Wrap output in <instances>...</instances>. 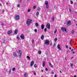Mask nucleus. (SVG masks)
I'll return each instance as SVG.
<instances>
[{"mask_svg":"<svg viewBox=\"0 0 77 77\" xmlns=\"http://www.w3.org/2000/svg\"><path fill=\"white\" fill-rule=\"evenodd\" d=\"M32 21L31 19H29L27 20V21L26 22V24H27V25H28V26H30V24H31V22Z\"/></svg>","mask_w":77,"mask_h":77,"instance_id":"nucleus-1","label":"nucleus"},{"mask_svg":"<svg viewBox=\"0 0 77 77\" xmlns=\"http://www.w3.org/2000/svg\"><path fill=\"white\" fill-rule=\"evenodd\" d=\"M44 44L45 45H48L49 44H50V41L48 40H46L45 41Z\"/></svg>","mask_w":77,"mask_h":77,"instance_id":"nucleus-2","label":"nucleus"},{"mask_svg":"<svg viewBox=\"0 0 77 77\" xmlns=\"http://www.w3.org/2000/svg\"><path fill=\"white\" fill-rule=\"evenodd\" d=\"M14 18L16 20H18L20 19V16L18 15H15Z\"/></svg>","mask_w":77,"mask_h":77,"instance_id":"nucleus-3","label":"nucleus"},{"mask_svg":"<svg viewBox=\"0 0 77 77\" xmlns=\"http://www.w3.org/2000/svg\"><path fill=\"white\" fill-rule=\"evenodd\" d=\"M71 21H70L69 20L67 21V26H70V25H71Z\"/></svg>","mask_w":77,"mask_h":77,"instance_id":"nucleus-4","label":"nucleus"},{"mask_svg":"<svg viewBox=\"0 0 77 77\" xmlns=\"http://www.w3.org/2000/svg\"><path fill=\"white\" fill-rule=\"evenodd\" d=\"M18 57H19V58H20L21 57V50H20L19 52L18 53Z\"/></svg>","mask_w":77,"mask_h":77,"instance_id":"nucleus-5","label":"nucleus"},{"mask_svg":"<svg viewBox=\"0 0 77 77\" xmlns=\"http://www.w3.org/2000/svg\"><path fill=\"white\" fill-rule=\"evenodd\" d=\"M45 5H46V7L47 8H48V1H45Z\"/></svg>","mask_w":77,"mask_h":77,"instance_id":"nucleus-6","label":"nucleus"},{"mask_svg":"<svg viewBox=\"0 0 77 77\" xmlns=\"http://www.w3.org/2000/svg\"><path fill=\"white\" fill-rule=\"evenodd\" d=\"M46 27L48 29H50V24L48 23Z\"/></svg>","mask_w":77,"mask_h":77,"instance_id":"nucleus-7","label":"nucleus"},{"mask_svg":"<svg viewBox=\"0 0 77 77\" xmlns=\"http://www.w3.org/2000/svg\"><path fill=\"white\" fill-rule=\"evenodd\" d=\"M20 37L21 39H24V35H23V34H22L21 35H20Z\"/></svg>","mask_w":77,"mask_h":77,"instance_id":"nucleus-8","label":"nucleus"},{"mask_svg":"<svg viewBox=\"0 0 77 77\" xmlns=\"http://www.w3.org/2000/svg\"><path fill=\"white\" fill-rule=\"evenodd\" d=\"M12 33V30L8 31L7 32L8 35H11V33Z\"/></svg>","mask_w":77,"mask_h":77,"instance_id":"nucleus-9","label":"nucleus"},{"mask_svg":"<svg viewBox=\"0 0 77 77\" xmlns=\"http://www.w3.org/2000/svg\"><path fill=\"white\" fill-rule=\"evenodd\" d=\"M57 48H58L59 50H62V49L60 47V45H59V44H58L57 45Z\"/></svg>","mask_w":77,"mask_h":77,"instance_id":"nucleus-10","label":"nucleus"},{"mask_svg":"<svg viewBox=\"0 0 77 77\" xmlns=\"http://www.w3.org/2000/svg\"><path fill=\"white\" fill-rule=\"evenodd\" d=\"M30 64V66H33V64H34V61H32L31 62Z\"/></svg>","mask_w":77,"mask_h":77,"instance_id":"nucleus-11","label":"nucleus"},{"mask_svg":"<svg viewBox=\"0 0 77 77\" xmlns=\"http://www.w3.org/2000/svg\"><path fill=\"white\" fill-rule=\"evenodd\" d=\"M17 53L15 52H14L13 53V55L14 57H17Z\"/></svg>","mask_w":77,"mask_h":77,"instance_id":"nucleus-12","label":"nucleus"},{"mask_svg":"<svg viewBox=\"0 0 77 77\" xmlns=\"http://www.w3.org/2000/svg\"><path fill=\"white\" fill-rule=\"evenodd\" d=\"M41 38L42 40H43L44 38V35H42Z\"/></svg>","mask_w":77,"mask_h":77,"instance_id":"nucleus-13","label":"nucleus"},{"mask_svg":"<svg viewBox=\"0 0 77 77\" xmlns=\"http://www.w3.org/2000/svg\"><path fill=\"white\" fill-rule=\"evenodd\" d=\"M49 65L50 67H51V68H53V66L51 65V63L50 62H49Z\"/></svg>","mask_w":77,"mask_h":77,"instance_id":"nucleus-14","label":"nucleus"},{"mask_svg":"<svg viewBox=\"0 0 77 77\" xmlns=\"http://www.w3.org/2000/svg\"><path fill=\"white\" fill-rule=\"evenodd\" d=\"M18 33V30L16 29L14 31V34L15 35H17V33Z\"/></svg>","mask_w":77,"mask_h":77,"instance_id":"nucleus-15","label":"nucleus"},{"mask_svg":"<svg viewBox=\"0 0 77 77\" xmlns=\"http://www.w3.org/2000/svg\"><path fill=\"white\" fill-rule=\"evenodd\" d=\"M42 64L43 67L45 66V61H43Z\"/></svg>","mask_w":77,"mask_h":77,"instance_id":"nucleus-16","label":"nucleus"},{"mask_svg":"<svg viewBox=\"0 0 77 77\" xmlns=\"http://www.w3.org/2000/svg\"><path fill=\"white\" fill-rule=\"evenodd\" d=\"M75 33V31H74V30H72L71 31V33L72 34H74Z\"/></svg>","mask_w":77,"mask_h":77,"instance_id":"nucleus-17","label":"nucleus"},{"mask_svg":"<svg viewBox=\"0 0 77 77\" xmlns=\"http://www.w3.org/2000/svg\"><path fill=\"white\" fill-rule=\"evenodd\" d=\"M35 26L36 27H38V26H39V24H38V23H35Z\"/></svg>","mask_w":77,"mask_h":77,"instance_id":"nucleus-18","label":"nucleus"},{"mask_svg":"<svg viewBox=\"0 0 77 77\" xmlns=\"http://www.w3.org/2000/svg\"><path fill=\"white\" fill-rule=\"evenodd\" d=\"M44 25H41V29H44Z\"/></svg>","mask_w":77,"mask_h":77,"instance_id":"nucleus-19","label":"nucleus"},{"mask_svg":"<svg viewBox=\"0 0 77 77\" xmlns=\"http://www.w3.org/2000/svg\"><path fill=\"white\" fill-rule=\"evenodd\" d=\"M26 58H27L28 60H30V57L29 56H27L26 57Z\"/></svg>","mask_w":77,"mask_h":77,"instance_id":"nucleus-20","label":"nucleus"},{"mask_svg":"<svg viewBox=\"0 0 77 77\" xmlns=\"http://www.w3.org/2000/svg\"><path fill=\"white\" fill-rule=\"evenodd\" d=\"M40 10H41V8H40V7H38L37 8V11H40Z\"/></svg>","mask_w":77,"mask_h":77,"instance_id":"nucleus-21","label":"nucleus"},{"mask_svg":"<svg viewBox=\"0 0 77 77\" xmlns=\"http://www.w3.org/2000/svg\"><path fill=\"white\" fill-rule=\"evenodd\" d=\"M39 11H37L36 13L37 16H38V15H39Z\"/></svg>","mask_w":77,"mask_h":77,"instance_id":"nucleus-22","label":"nucleus"},{"mask_svg":"<svg viewBox=\"0 0 77 77\" xmlns=\"http://www.w3.org/2000/svg\"><path fill=\"white\" fill-rule=\"evenodd\" d=\"M61 30L63 31V32L64 31V28L63 27H61Z\"/></svg>","mask_w":77,"mask_h":77,"instance_id":"nucleus-23","label":"nucleus"},{"mask_svg":"<svg viewBox=\"0 0 77 77\" xmlns=\"http://www.w3.org/2000/svg\"><path fill=\"white\" fill-rule=\"evenodd\" d=\"M26 74H27V73H25L23 75L24 77H27Z\"/></svg>","mask_w":77,"mask_h":77,"instance_id":"nucleus-24","label":"nucleus"},{"mask_svg":"<svg viewBox=\"0 0 77 77\" xmlns=\"http://www.w3.org/2000/svg\"><path fill=\"white\" fill-rule=\"evenodd\" d=\"M17 39H18V40H20V38L19 37V36H17Z\"/></svg>","mask_w":77,"mask_h":77,"instance_id":"nucleus-25","label":"nucleus"},{"mask_svg":"<svg viewBox=\"0 0 77 77\" xmlns=\"http://www.w3.org/2000/svg\"><path fill=\"white\" fill-rule=\"evenodd\" d=\"M38 54H41V51H38Z\"/></svg>","mask_w":77,"mask_h":77,"instance_id":"nucleus-26","label":"nucleus"},{"mask_svg":"<svg viewBox=\"0 0 77 77\" xmlns=\"http://www.w3.org/2000/svg\"><path fill=\"white\" fill-rule=\"evenodd\" d=\"M36 6L34 5L33 7V9H35L36 8Z\"/></svg>","mask_w":77,"mask_h":77,"instance_id":"nucleus-27","label":"nucleus"},{"mask_svg":"<svg viewBox=\"0 0 77 77\" xmlns=\"http://www.w3.org/2000/svg\"><path fill=\"white\" fill-rule=\"evenodd\" d=\"M52 20L53 21H54V17H53L52 18Z\"/></svg>","mask_w":77,"mask_h":77,"instance_id":"nucleus-28","label":"nucleus"},{"mask_svg":"<svg viewBox=\"0 0 77 77\" xmlns=\"http://www.w3.org/2000/svg\"><path fill=\"white\" fill-rule=\"evenodd\" d=\"M11 69H10L9 71L8 72L9 74H11Z\"/></svg>","mask_w":77,"mask_h":77,"instance_id":"nucleus-29","label":"nucleus"},{"mask_svg":"<svg viewBox=\"0 0 77 77\" xmlns=\"http://www.w3.org/2000/svg\"><path fill=\"white\" fill-rule=\"evenodd\" d=\"M12 70L13 71H15V68H13L12 69Z\"/></svg>","mask_w":77,"mask_h":77,"instance_id":"nucleus-30","label":"nucleus"},{"mask_svg":"<svg viewBox=\"0 0 77 77\" xmlns=\"http://www.w3.org/2000/svg\"><path fill=\"white\" fill-rule=\"evenodd\" d=\"M34 67L35 68H37V65H36V64H35L34 65Z\"/></svg>","mask_w":77,"mask_h":77,"instance_id":"nucleus-31","label":"nucleus"},{"mask_svg":"<svg viewBox=\"0 0 77 77\" xmlns=\"http://www.w3.org/2000/svg\"><path fill=\"white\" fill-rule=\"evenodd\" d=\"M22 2V0H18V2L19 3H20Z\"/></svg>","mask_w":77,"mask_h":77,"instance_id":"nucleus-32","label":"nucleus"},{"mask_svg":"<svg viewBox=\"0 0 77 77\" xmlns=\"http://www.w3.org/2000/svg\"><path fill=\"white\" fill-rule=\"evenodd\" d=\"M17 6L18 8H20V4H18L17 5Z\"/></svg>","mask_w":77,"mask_h":77,"instance_id":"nucleus-33","label":"nucleus"},{"mask_svg":"<svg viewBox=\"0 0 77 77\" xmlns=\"http://www.w3.org/2000/svg\"><path fill=\"white\" fill-rule=\"evenodd\" d=\"M64 31H65V32H66V28H64Z\"/></svg>","mask_w":77,"mask_h":77,"instance_id":"nucleus-34","label":"nucleus"},{"mask_svg":"<svg viewBox=\"0 0 77 77\" xmlns=\"http://www.w3.org/2000/svg\"><path fill=\"white\" fill-rule=\"evenodd\" d=\"M70 2H71L70 4H73V2H72V1H70Z\"/></svg>","mask_w":77,"mask_h":77,"instance_id":"nucleus-35","label":"nucleus"},{"mask_svg":"<svg viewBox=\"0 0 77 77\" xmlns=\"http://www.w3.org/2000/svg\"><path fill=\"white\" fill-rule=\"evenodd\" d=\"M34 32H38V31L37 30V29H34Z\"/></svg>","mask_w":77,"mask_h":77,"instance_id":"nucleus-36","label":"nucleus"},{"mask_svg":"<svg viewBox=\"0 0 77 77\" xmlns=\"http://www.w3.org/2000/svg\"><path fill=\"white\" fill-rule=\"evenodd\" d=\"M31 11V9H29L28 10V12H30V11Z\"/></svg>","mask_w":77,"mask_h":77,"instance_id":"nucleus-37","label":"nucleus"},{"mask_svg":"<svg viewBox=\"0 0 77 77\" xmlns=\"http://www.w3.org/2000/svg\"><path fill=\"white\" fill-rule=\"evenodd\" d=\"M44 31L45 32H47V28H45V29H44Z\"/></svg>","mask_w":77,"mask_h":77,"instance_id":"nucleus-38","label":"nucleus"},{"mask_svg":"<svg viewBox=\"0 0 77 77\" xmlns=\"http://www.w3.org/2000/svg\"><path fill=\"white\" fill-rule=\"evenodd\" d=\"M55 43H54L53 45V48H54V47H55Z\"/></svg>","mask_w":77,"mask_h":77,"instance_id":"nucleus-39","label":"nucleus"},{"mask_svg":"<svg viewBox=\"0 0 77 77\" xmlns=\"http://www.w3.org/2000/svg\"><path fill=\"white\" fill-rule=\"evenodd\" d=\"M33 74L35 75H36V72H35V71H34L33 72Z\"/></svg>","mask_w":77,"mask_h":77,"instance_id":"nucleus-40","label":"nucleus"},{"mask_svg":"<svg viewBox=\"0 0 77 77\" xmlns=\"http://www.w3.org/2000/svg\"><path fill=\"white\" fill-rule=\"evenodd\" d=\"M57 38H55V39H54V41H55V42H56V41H57Z\"/></svg>","mask_w":77,"mask_h":77,"instance_id":"nucleus-41","label":"nucleus"},{"mask_svg":"<svg viewBox=\"0 0 77 77\" xmlns=\"http://www.w3.org/2000/svg\"><path fill=\"white\" fill-rule=\"evenodd\" d=\"M73 65H74V64H73V63H71V67H72V66H73Z\"/></svg>","mask_w":77,"mask_h":77,"instance_id":"nucleus-42","label":"nucleus"},{"mask_svg":"<svg viewBox=\"0 0 77 77\" xmlns=\"http://www.w3.org/2000/svg\"><path fill=\"white\" fill-rule=\"evenodd\" d=\"M65 46H66V48H68V45H66Z\"/></svg>","mask_w":77,"mask_h":77,"instance_id":"nucleus-43","label":"nucleus"},{"mask_svg":"<svg viewBox=\"0 0 77 77\" xmlns=\"http://www.w3.org/2000/svg\"><path fill=\"white\" fill-rule=\"evenodd\" d=\"M69 52V50H67V51L66 53H67V54H68Z\"/></svg>","mask_w":77,"mask_h":77,"instance_id":"nucleus-44","label":"nucleus"},{"mask_svg":"<svg viewBox=\"0 0 77 77\" xmlns=\"http://www.w3.org/2000/svg\"><path fill=\"white\" fill-rule=\"evenodd\" d=\"M3 43L4 44H5V41L4 40H3Z\"/></svg>","mask_w":77,"mask_h":77,"instance_id":"nucleus-45","label":"nucleus"},{"mask_svg":"<svg viewBox=\"0 0 77 77\" xmlns=\"http://www.w3.org/2000/svg\"><path fill=\"white\" fill-rule=\"evenodd\" d=\"M45 70L46 71H48V69L47 68H46L45 69Z\"/></svg>","mask_w":77,"mask_h":77,"instance_id":"nucleus-46","label":"nucleus"},{"mask_svg":"<svg viewBox=\"0 0 77 77\" xmlns=\"http://www.w3.org/2000/svg\"><path fill=\"white\" fill-rule=\"evenodd\" d=\"M34 42V40H32V44H33V42Z\"/></svg>","mask_w":77,"mask_h":77,"instance_id":"nucleus-47","label":"nucleus"},{"mask_svg":"<svg viewBox=\"0 0 77 77\" xmlns=\"http://www.w3.org/2000/svg\"><path fill=\"white\" fill-rule=\"evenodd\" d=\"M57 32V30H56L54 32V33H56V32Z\"/></svg>","mask_w":77,"mask_h":77,"instance_id":"nucleus-48","label":"nucleus"},{"mask_svg":"<svg viewBox=\"0 0 77 77\" xmlns=\"http://www.w3.org/2000/svg\"><path fill=\"white\" fill-rule=\"evenodd\" d=\"M72 51H74V50L73 49H72L71 50V51H72Z\"/></svg>","mask_w":77,"mask_h":77,"instance_id":"nucleus-49","label":"nucleus"},{"mask_svg":"<svg viewBox=\"0 0 77 77\" xmlns=\"http://www.w3.org/2000/svg\"><path fill=\"white\" fill-rule=\"evenodd\" d=\"M69 11H70L71 12V9H69Z\"/></svg>","mask_w":77,"mask_h":77,"instance_id":"nucleus-50","label":"nucleus"},{"mask_svg":"<svg viewBox=\"0 0 77 77\" xmlns=\"http://www.w3.org/2000/svg\"><path fill=\"white\" fill-rule=\"evenodd\" d=\"M51 74H54V72H51Z\"/></svg>","mask_w":77,"mask_h":77,"instance_id":"nucleus-51","label":"nucleus"},{"mask_svg":"<svg viewBox=\"0 0 77 77\" xmlns=\"http://www.w3.org/2000/svg\"><path fill=\"white\" fill-rule=\"evenodd\" d=\"M54 77H57V76H56V75H54Z\"/></svg>","mask_w":77,"mask_h":77,"instance_id":"nucleus-52","label":"nucleus"},{"mask_svg":"<svg viewBox=\"0 0 77 77\" xmlns=\"http://www.w3.org/2000/svg\"><path fill=\"white\" fill-rule=\"evenodd\" d=\"M69 43H70V44H71V41H70Z\"/></svg>","mask_w":77,"mask_h":77,"instance_id":"nucleus-53","label":"nucleus"},{"mask_svg":"<svg viewBox=\"0 0 77 77\" xmlns=\"http://www.w3.org/2000/svg\"><path fill=\"white\" fill-rule=\"evenodd\" d=\"M4 11H5V10H2V13L4 12Z\"/></svg>","mask_w":77,"mask_h":77,"instance_id":"nucleus-54","label":"nucleus"},{"mask_svg":"<svg viewBox=\"0 0 77 77\" xmlns=\"http://www.w3.org/2000/svg\"><path fill=\"white\" fill-rule=\"evenodd\" d=\"M2 26H4V24H3V23H2Z\"/></svg>","mask_w":77,"mask_h":77,"instance_id":"nucleus-55","label":"nucleus"},{"mask_svg":"<svg viewBox=\"0 0 77 77\" xmlns=\"http://www.w3.org/2000/svg\"><path fill=\"white\" fill-rule=\"evenodd\" d=\"M69 49L70 50H71V47H70L69 48Z\"/></svg>","mask_w":77,"mask_h":77,"instance_id":"nucleus-56","label":"nucleus"},{"mask_svg":"<svg viewBox=\"0 0 77 77\" xmlns=\"http://www.w3.org/2000/svg\"><path fill=\"white\" fill-rule=\"evenodd\" d=\"M41 71H42V72H44V71H43V70H41Z\"/></svg>","mask_w":77,"mask_h":77,"instance_id":"nucleus-57","label":"nucleus"},{"mask_svg":"<svg viewBox=\"0 0 77 77\" xmlns=\"http://www.w3.org/2000/svg\"><path fill=\"white\" fill-rule=\"evenodd\" d=\"M6 5H8V2H7L6 3Z\"/></svg>","mask_w":77,"mask_h":77,"instance_id":"nucleus-58","label":"nucleus"},{"mask_svg":"<svg viewBox=\"0 0 77 77\" xmlns=\"http://www.w3.org/2000/svg\"><path fill=\"white\" fill-rule=\"evenodd\" d=\"M72 53L73 54H74V53H75V52H74V51H73Z\"/></svg>","mask_w":77,"mask_h":77,"instance_id":"nucleus-59","label":"nucleus"},{"mask_svg":"<svg viewBox=\"0 0 77 77\" xmlns=\"http://www.w3.org/2000/svg\"><path fill=\"white\" fill-rule=\"evenodd\" d=\"M74 77H76V75H75L73 76Z\"/></svg>","mask_w":77,"mask_h":77,"instance_id":"nucleus-60","label":"nucleus"},{"mask_svg":"<svg viewBox=\"0 0 77 77\" xmlns=\"http://www.w3.org/2000/svg\"><path fill=\"white\" fill-rule=\"evenodd\" d=\"M0 6H2V4L0 3Z\"/></svg>","mask_w":77,"mask_h":77,"instance_id":"nucleus-61","label":"nucleus"},{"mask_svg":"<svg viewBox=\"0 0 77 77\" xmlns=\"http://www.w3.org/2000/svg\"><path fill=\"white\" fill-rule=\"evenodd\" d=\"M30 0H27V2H29Z\"/></svg>","mask_w":77,"mask_h":77,"instance_id":"nucleus-62","label":"nucleus"},{"mask_svg":"<svg viewBox=\"0 0 77 77\" xmlns=\"http://www.w3.org/2000/svg\"><path fill=\"white\" fill-rule=\"evenodd\" d=\"M60 73H62V72H61V71H60Z\"/></svg>","mask_w":77,"mask_h":77,"instance_id":"nucleus-63","label":"nucleus"},{"mask_svg":"<svg viewBox=\"0 0 77 77\" xmlns=\"http://www.w3.org/2000/svg\"><path fill=\"white\" fill-rule=\"evenodd\" d=\"M72 58H73V57L71 58V59H72Z\"/></svg>","mask_w":77,"mask_h":77,"instance_id":"nucleus-64","label":"nucleus"}]
</instances>
